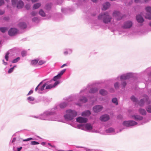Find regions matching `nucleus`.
Wrapping results in <instances>:
<instances>
[{
    "label": "nucleus",
    "instance_id": "56",
    "mask_svg": "<svg viewBox=\"0 0 151 151\" xmlns=\"http://www.w3.org/2000/svg\"><path fill=\"white\" fill-rule=\"evenodd\" d=\"M4 11H3L1 10H0V15H3L4 14Z\"/></svg>",
    "mask_w": 151,
    "mask_h": 151
},
{
    "label": "nucleus",
    "instance_id": "8",
    "mask_svg": "<svg viewBox=\"0 0 151 151\" xmlns=\"http://www.w3.org/2000/svg\"><path fill=\"white\" fill-rule=\"evenodd\" d=\"M50 82V81H48L47 82L45 83L42 86L40 87L41 85V84L42 83V82H41L37 86V87L36 88L35 91H37V92L40 93H42L41 92V91H43L45 87L47 85L49 84Z\"/></svg>",
    "mask_w": 151,
    "mask_h": 151
},
{
    "label": "nucleus",
    "instance_id": "36",
    "mask_svg": "<svg viewBox=\"0 0 151 151\" xmlns=\"http://www.w3.org/2000/svg\"><path fill=\"white\" fill-rule=\"evenodd\" d=\"M39 14L42 17H44L45 16V12L42 9H41L40 10L39 12Z\"/></svg>",
    "mask_w": 151,
    "mask_h": 151
},
{
    "label": "nucleus",
    "instance_id": "48",
    "mask_svg": "<svg viewBox=\"0 0 151 151\" xmlns=\"http://www.w3.org/2000/svg\"><path fill=\"white\" fill-rule=\"evenodd\" d=\"M35 140V139L33 138H29L23 140V141H27L30 140Z\"/></svg>",
    "mask_w": 151,
    "mask_h": 151
},
{
    "label": "nucleus",
    "instance_id": "39",
    "mask_svg": "<svg viewBox=\"0 0 151 151\" xmlns=\"http://www.w3.org/2000/svg\"><path fill=\"white\" fill-rule=\"evenodd\" d=\"M38 62V64L39 65H42V64L45 63L46 62V61L45 60H39Z\"/></svg>",
    "mask_w": 151,
    "mask_h": 151
},
{
    "label": "nucleus",
    "instance_id": "20",
    "mask_svg": "<svg viewBox=\"0 0 151 151\" xmlns=\"http://www.w3.org/2000/svg\"><path fill=\"white\" fill-rule=\"evenodd\" d=\"M73 52V50L71 48H65L63 50V54L64 55H70Z\"/></svg>",
    "mask_w": 151,
    "mask_h": 151
},
{
    "label": "nucleus",
    "instance_id": "54",
    "mask_svg": "<svg viewBox=\"0 0 151 151\" xmlns=\"http://www.w3.org/2000/svg\"><path fill=\"white\" fill-rule=\"evenodd\" d=\"M32 117H34L35 118H37V119H40V115H39V116H32Z\"/></svg>",
    "mask_w": 151,
    "mask_h": 151
},
{
    "label": "nucleus",
    "instance_id": "55",
    "mask_svg": "<svg viewBox=\"0 0 151 151\" xmlns=\"http://www.w3.org/2000/svg\"><path fill=\"white\" fill-rule=\"evenodd\" d=\"M134 2L136 3H139L141 2V0H134Z\"/></svg>",
    "mask_w": 151,
    "mask_h": 151
},
{
    "label": "nucleus",
    "instance_id": "10",
    "mask_svg": "<svg viewBox=\"0 0 151 151\" xmlns=\"http://www.w3.org/2000/svg\"><path fill=\"white\" fill-rule=\"evenodd\" d=\"M134 75V73H129L122 75L120 78L121 80L128 79L133 77Z\"/></svg>",
    "mask_w": 151,
    "mask_h": 151
},
{
    "label": "nucleus",
    "instance_id": "19",
    "mask_svg": "<svg viewBox=\"0 0 151 151\" xmlns=\"http://www.w3.org/2000/svg\"><path fill=\"white\" fill-rule=\"evenodd\" d=\"M77 122L80 123H85L88 121V119L86 118H84L82 117H79L76 119Z\"/></svg>",
    "mask_w": 151,
    "mask_h": 151
},
{
    "label": "nucleus",
    "instance_id": "33",
    "mask_svg": "<svg viewBox=\"0 0 151 151\" xmlns=\"http://www.w3.org/2000/svg\"><path fill=\"white\" fill-rule=\"evenodd\" d=\"M112 102L116 105H117L118 104L117 99L116 98H113L112 99Z\"/></svg>",
    "mask_w": 151,
    "mask_h": 151
},
{
    "label": "nucleus",
    "instance_id": "13",
    "mask_svg": "<svg viewBox=\"0 0 151 151\" xmlns=\"http://www.w3.org/2000/svg\"><path fill=\"white\" fill-rule=\"evenodd\" d=\"M148 96H145L143 99H141L140 101L138 102L139 105L141 106H143L145 102H147L148 104H150V102L148 101Z\"/></svg>",
    "mask_w": 151,
    "mask_h": 151
},
{
    "label": "nucleus",
    "instance_id": "23",
    "mask_svg": "<svg viewBox=\"0 0 151 151\" xmlns=\"http://www.w3.org/2000/svg\"><path fill=\"white\" fill-rule=\"evenodd\" d=\"M41 144L43 146H46L50 149H53V150H54L53 149H56L55 146L52 145L50 143H46L45 142H42L41 143Z\"/></svg>",
    "mask_w": 151,
    "mask_h": 151
},
{
    "label": "nucleus",
    "instance_id": "18",
    "mask_svg": "<svg viewBox=\"0 0 151 151\" xmlns=\"http://www.w3.org/2000/svg\"><path fill=\"white\" fill-rule=\"evenodd\" d=\"M132 25V22L130 21L125 22L124 24L122 27L124 28L127 29L130 28Z\"/></svg>",
    "mask_w": 151,
    "mask_h": 151
},
{
    "label": "nucleus",
    "instance_id": "43",
    "mask_svg": "<svg viewBox=\"0 0 151 151\" xmlns=\"http://www.w3.org/2000/svg\"><path fill=\"white\" fill-rule=\"evenodd\" d=\"M51 4L50 3L47 4L46 6V8L47 9H49L51 7Z\"/></svg>",
    "mask_w": 151,
    "mask_h": 151
},
{
    "label": "nucleus",
    "instance_id": "28",
    "mask_svg": "<svg viewBox=\"0 0 151 151\" xmlns=\"http://www.w3.org/2000/svg\"><path fill=\"white\" fill-rule=\"evenodd\" d=\"M18 27L21 29H24L26 28L27 25L26 23L24 22H20L18 24Z\"/></svg>",
    "mask_w": 151,
    "mask_h": 151
},
{
    "label": "nucleus",
    "instance_id": "14",
    "mask_svg": "<svg viewBox=\"0 0 151 151\" xmlns=\"http://www.w3.org/2000/svg\"><path fill=\"white\" fill-rule=\"evenodd\" d=\"M87 101V98L84 96H82L80 98L78 102L76 103V104L78 106H81V103H86Z\"/></svg>",
    "mask_w": 151,
    "mask_h": 151
},
{
    "label": "nucleus",
    "instance_id": "58",
    "mask_svg": "<svg viewBox=\"0 0 151 151\" xmlns=\"http://www.w3.org/2000/svg\"><path fill=\"white\" fill-rule=\"evenodd\" d=\"M67 66V65L66 64H63V65H62L60 67V68H63L65 66Z\"/></svg>",
    "mask_w": 151,
    "mask_h": 151
},
{
    "label": "nucleus",
    "instance_id": "38",
    "mask_svg": "<svg viewBox=\"0 0 151 151\" xmlns=\"http://www.w3.org/2000/svg\"><path fill=\"white\" fill-rule=\"evenodd\" d=\"M7 28L5 27H0V31L1 32L3 33L5 32L6 31H7Z\"/></svg>",
    "mask_w": 151,
    "mask_h": 151
},
{
    "label": "nucleus",
    "instance_id": "44",
    "mask_svg": "<svg viewBox=\"0 0 151 151\" xmlns=\"http://www.w3.org/2000/svg\"><path fill=\"white\" fill-rule=\"evenodd\" d=\"M131 99L134 102H137V99L134 96H132Z\"/></svg>",
    "mask_w": 151,
    "mask_h": 151
},
{
    "label": "nucleus",
    "instance_id": "31",
    "mask_svg": "<svg viewBox=\"0 0 151 151\" xmlns=\"http://www.w3.org/2000/svg\"><path fill=\"white\" fill-rule=\"evenodd\" d=\"M99 93L102 96H105L108 93L107 91L104 89H101L99 91Z\"/></svg>",
    "mask_w": 151,
    "mask_h": 151
},
{
    "label": "nucleus",
    "instance_id": "47",
    "mask_svg": "<svg viewBox=\"0 0 151 151\" xmlns=\"http://www.w3.org/2000/svg\"><path fill=\"white\" fill-rule=\"evenodd\" d=\"M114 87L115 89H117L119 87V83L118 82H116L114 84Z\"/></svg>",
    "mask_w": 151,
    "mask_h": 151
},
{
    "label": "nucleus",
    "instance_id": "45",
    "mask_svg": "<svg viewBox=\"0 0 151 151\" xmlns=\"http://www.w3.org/2000/svg\"><path fill=\"white\" fill-rule=\"evenodd\" d=\"M122 82L121 85L123 86V87H124L126 85V83L125 81H123V80H121Z\"/></svg>",
    "mask_w": 151,
    "mask_h": 151
},
{
    "label": "nucleus",
    "instance_id": "29",
    "mask_svg": "<svg viewBox=\"0 0 151 151\" xmlns=\"http://www.w3.org/2000/svg\"><path fill=\"white\" fill-rule=\"evenodd\" d=\"M110 4L108 2H106L103 5V10H105L108 9L110 6Z\"/></svg>",
    "mask_w": 151,
    "mask_h": 151
},
{
    "label": "nucleus",
    "instance_id": "42",
    "mask_svg": "<svg viewBox=\"0 0 151 151\" xmlns=\"http://www.w3.org/2000/svg\"><path fill=\"white\" fill-rule=\"evenodd\" d=\"M38 14V12L37 11H33L31 13V15L33 16H36Z\"/></svg>",
    "mask_w": 151,
    "mask_h": 151
},
{
    "label": "nucleus",
    "instance_id": "27",
    "mask_svg": "<svg viewBox=\"0 0 151 151\" xmlns=\"http://www.w3.org/2000/svg\"><path fill=\"white\" fill-rule=\"evenodd\" d=\"M91 114V112L89 110L83 111L81 113V115L83 116H88Z\"/></svg>",
    "mask_w": 151,
    "mask_h": 151
},
{
    "label": "nucleus",
    "instance_id": "53",
    "mask_svg": "<svg viewBox=\"0 0 151 151\" xmlns=\"http://www.w3.org/2000/svg\"><path fill=\"white\" fill-rule=\"evenodd\" d=\"M33 93V91L32 90H31L27 94V96H28L29 95H30L31 94H32Z\"/></svg>",
    "mask_w": 151,
    "mask_h": 151
},
{
    "label": "nucleus",
    "instance_id": "40",
    "mask_svg": "<svg viewBox=\"0 0 151 151\" xmlns=\"http://www.w3.org/2000/svg\"><path fill=\"white\" fill-rule=\"evenodd\" d=\"M16 65H14L13 67L9 69L8 71V73H12L13 71L14 68H16Z\"/></svg>",
    "mask_w": 151,
    "mask_h": 151
},
{
    "label": "nucleus",
    "instance_id": "17",
    "mask_svg": "<svg viewBox=\"0 0 151 151\" xmlns=\"http://www.w3.org/2000/svg\"><path fill=\"white\" fill-rule=\"evenodd\" d=\"M103 106L100 105H97L94 106L93 108V111L95 113H98L101 111L103 109Z\"/></svg>",
    "mask_w": 151,
    "mask_h": 151
},
{
    "label": "nucleus",
    "instance_id": "30",
    "mask_svg": "<svg viewBox=\"0 0 151 151\" xmlns=\"http://www.w3.org/2000/svg\"><path fill=\"white\" fill-rule=\"evenodd\" d=\"M39 60V59L38 58L32 60L31 61L30 64L32 65H35L37 63Z\"/></svg>",
    "mask_w": 151,
    "mask_h": 151
},
{
    "label": "nucleus",
    "instance_id": "64",
    "mask_svg": "<svg viewBox=\"0 0 151 151\" xmlns=\"http://www.w3.org/2000/svg\"><path fill=\"white\" fill-rule=\"evenodd\" d=\"M149 25L151 27V21L149 23Z\"/></svg>",
    "mask_w": 151,
    "mask_h": 151
},
{
    "label": "nucleus",
    "instance_id": "16",
    "mask_svg": "<svg viewBox=\"0 0 151 151\" xmlns=\"http://www.w3.org/2000/svg\"><path fill=\"white\" fill-rule=\"evenodd\" d=\"M141 15H143L142 13L141 14H138L136 16V19L137 21L139 22L140 23V26H142L143 25L142 23L144 21V19Z\"/></svg>",
    "mask_w": 151,
    "mask_h": 151
},
{
    "label": "nucleus",
    "instance_id": "21",
    "mask_svg": "<svg viewBox=\"0 0 151 151\" xmlns=\"http://www.w3.org/2000/svg\"><path fill=\"white\" fill-rule=\"evenodd\" d=\"M131 118L132 119L138 121H141L143 119V118L142 116L136 114L132 115Z\"/></svg>",
    "mask_w": 151,
    "mask_h": 151
},
{
    "label": "nucleus",
    "instance_id": "5",
    "mask_svg": "<svg viewBox=\"0 0 151 151\" xmlns=\"http://www.w3.org/2000/svg\"><path fill=\"white\" fill-rule=\"evenodd\" d=\"M98 19L102 20L105 24H108L111 21L112 17L108 13L106 12L100 14L98 16Z\"/></svg>",
    "mask_w": 151,
    "mask_h": 151
},
{
    "label": "nucleus",
    "instance_id": "34",
    "mask_svg": "<svg viewBox=\"0 0 151 151\" xmlns=\"http://www.w3.org/2000/svg\"><path fill=\"white\" fill-rule=\"evenodd\" d=\"M41 4L40 3H37L34 4L33 8L34 9H36L39 8L41 6Z\"/></svg>",
    "mask_w": 151,
    "mask_h": 151
},
{
    "label": "nucleus",
    "instance_id": "32",
    "mask_svg": "<svg viewBox=\"0 0 151 151\" xmlns=\"http://www.w3.org/2000/svg\"><path fill=\"white\" fill-rule=\"evenodd\" d=\"M139 112L141 114L143 115H145L147 114L146 110L145 109L142 108L139 109Z\"/></svg>",
    "mask_w": 151,
    "mask_h": 151
},
{
    "label": "nucleus",
    "instance_id": "24",
    "mask_svg": "<svg viewBox=\"0 0 151 151\" xmlns=\"http://www.w3.org/2000/svg\"><path fill=\"white\" fill-rule=\"evenodd\" d=\"M27 101L29 103L32 104H35L36 103L34 98L32 96H29L27 97Z\"/></svg>",
    "mask_w": 151,
    "mask_h": 151
},
{
    "label": "nucleus",
    "instance_id": "60",
    "mask_svg": "<svg viewBox=\"0 0 151 151\" xmlns=\"http://www.w3.org/2000/svg\"><path fill=\"white\" fill-rule=\"evenodd\" d=\"M22 147H18L17 148V151H20L22 149Z\"/></svg>",
    "mask_w": 151,
    "mask_h": 151
},
{
    "label": "nucleus",
    "instance_id": "4",
    "mask_svg": "<svg viewBox=\"0 0 151 151\" xmlns=\"http://www.w3.org/2000/svg\"><path fill=\"white\" fill-rule=\"evenodd\" d=\"M66 114L64 116L65 119L69 121L73 120L77 115V111L71 109H68L65 111Z\"/></svg>",
    "mask_w": 151,
    "mask_h": 151
},
{
    "label": "nucleus",
    "instance_id": "3",
    "mask_svg": "<svg viewBox=\"0 0 151 151\" xmlns=\"http://www.w3.org/2000/svg\"><path fill=\"white\" fill-rule=\"evenodd\" d=\"M93 85L94 84L88 85L86 88L80 91L79 94L77 95V96L79 97L81 96L82 94H86L88 92L93 93H96L97 92L98 89L97 88H93Z\"/></svg>",
    "mask_w": 151,
    "mask_h": 151
},
{
    "label": "nucleus",
    "instance_id": "59",
    "mask_svg": "<svg viewBox=\"0 0 151 151\" xmlns=\"http://www.w3.org/2000/svg\"><path fill=\"white\" fill-rule=\"evenodd\" d=\"M9 19V17H5L4 18V19L5 20H7Z\"/></svg>",
    "mask_w": 151,
    "mask_h": 151
},
{
    "label": "nucleus",
    "instance_id": "61",
    "mask_svg": "<svg viewBox=\"0 0 151 151\" xmlns=\"http://www.w3.org/2000/svg\"><path fill=\"white\" fill-rule=\"evenodd\" d=\"M3 64L4 65H7V63L6 62H5L4 60H3Z\"/></svg>",
    "mask_w": 151,
    "mask_h": 151
},
{
    "label": "nucleus",
    "instance_id": "26",
    "mask_svg": "<svg viewBox=\"0 0 151 151\" xmlns=\"http://www.w3.org/2000/svg\"><path fill=\"white\" fill-rule=\"evenodd\" d=\"M106 132L107 133L114 134L117 132H116L114 129L112 127L109 128L106 130Z\"/></svg>",
    "mask_w": 151,
    "mask_h": 151
},
{
    "label": "nucleus",
    "instance_id": "41",
    "mask_svg": "<svg viewBox=\"0 0 151 151\" xmlns=\"http://www.w3.org/2000/svg\"><path fill=\"white\" fill-rule=\"evenodd\" d=\"M20 59V58L19 57L14 59L12 61V63H15L18 62Z\"/></svg>",
    "mask_w": 151,
    "mask_h": 151
},
{
    "label": "nucleus",
    "instance_id": "35",
    "mask_svg": "<svg viewBox=\"0 0 151 151\" xmlns=\"http://www.w3.org/2000/svg\"><path fill=\"white\" fill-rule=\"evenodd\" d=\"M147 111L149 113H151V105H149L146 107Z\"/></svg>",
    "mask_w": 151,
    "mask_h": 151
},
{
    "label": "nucleus",
    "instance_id": "37",
    "mask_svg": "<svg viewBox=\"0 0 151 151\" xmlns=\"http://www.w3.org/2000/svg\"><path fill=\"white\" fill-rule=\"evenodd\" d=\"M32 22L36 23L38 22L39 21V19L37 17H34L32 19Z\"/></svg>",
    "mask_w": 151,
    "mask_h": 151
},
{
    "label": "nucleus",
    "instance_id": "1",
    "mask_svg": "<svg viewBox=\"0 0 151 151\" xmlns=\"http://www.w3.org/2000/svg\"><path fill=\"white\" fill-rule=\"evenodd\" d=\"M55 114L54 109L44 112L43 114L40 115V119L43 120L57 121L58 119L54 117H51V116Z\"/></svg>",
    "mask_w": 151,
    "mask_h": 151
},
{
    "label": "nucleus",
    "instance_id": "46",
    "mask_svg": "<svg viewBox=\"0 0 151 151\" xmlns=\"http://www.w3.org/2000/svg\"><path fill=\"white\" fill-rule=\"evenodd\" d=\"M39 143L38 142L35 141H32L31 142L30 144L31 145H38Z\"/></svg>",
    "mask_w": 151,
    "mask_h": 151
},
{
    "label": "nucleus",
    "instance_id": "49",
    "mask_svg": "<svg viewBox=\"0 0 151 151\" xmlns=\"http://www.w3.org/2000/svg\"><path fill=\"white\" fill-rule=\"evenodd\" d=\"M27 52L25 51H23L22 52L21 55L22 57H24L26 55Z\"/></svg>",
    "mask_w": 151,
    "mask_h": 151
},
{
    "label": "nucleus",
    "instance_id": "63",
    "mask_svg": "<svg viewBox=\"0 0 151 151\" xmlns=\"http://www.w3.org/2000/svg\"><path fill=\"white\" fill-rule=\"evenodd\" d=\"M149 78L151 77V72L148 75Z\"/></svg>",
    "mask_w": 151,
    "mask_h": 151
},
{
    "label": "nucleus",
    "instance_id": "50",
    "mask_svg": "<svg viewBox=\"0 0 151 151\" xmlns=\"http://www.w3.org/2000/svg\"><path fill=\"white\" fill-rule=\"evenodd\" d=\"M4 0H0V6L4 5Z\"/></svg>",
    "mask_w": 151,
    "mask_h": 151
},
{
    "label": "nucleus",
    "instance_id": "57",
    "mask_svg": "<svg viewBox=\"0 0 151 151\" xmlns=\"http://www.w3.org/2000/svg\"><path fill=\"white\" fill-rule=\"evenodd\" d=\"M16 140V138H14L12 139V140L11 141L12 143H13Z\"/></svg>",
    "mask_w": 151,
    "mask_h": 151
},
{
    "label": "nucleus",
    "instance_id": "62",
    "mask_svg": "<svg viewBox=\"0 0 151 151\" xmlns=\"http://www.w3.org/2000/svg\"><path fill=\"white\" fill-rule=\"evenodd\" d=\"M37 1V0H32V3H34Z\"/></svg>",
    "mask_w": 151,
    "mask_h": 151
},
{
    "label": "nucleus",
    "instance_id": "15",
    "mask_svg": "<svg viewBox=\"0 0 151 151\" xmlns=\"http://www.w3.org/2000/svg\"><path fill=\"white\" fill-rule=\"evenodd\" d=\"M113 16L116 18L117 20H120L122 18V14L119 12L115 11L113 13Z\"/></svg>",
    "mask_w": 151,
    "mask_h": 151
},
{
    "label": "nucleus",
    "instance_id": "25",
    "mask_svg": "<svg viewBox=\"0 0 151 151\" xmlns=\"http://www.w3.org/2000/svg\"><path fill=\"white\" fill-rule=\"evenodd\" d=\"M109 116L107 114H104L101 116L100 118V119L102 121L105 122L109 120Z\"/></svg>",
    "mask_w": 151,
    "mask_h": 151
},
{
    "label": "nucleus",
    "instance_id": "9",
    "mask_svg": "<svg viewBox=\"0 0 151 151\" xmlns=\"http://www.w3.org/2000/svg\"><path fill=\"white\" fill-rule=\"evenodd\" d=\"M12 2L13 6L15 7L16 6L18 9L22 8L24 5L23 2L21 0L18 1V0H12Z\"/></svg>",
    "mask_w": 151,
    "mask_h": 151
},
{
    "label": "nucleus",
    "instance_id": "51",
    "mask_svg": "<svg viewBox=\"0 0 151 151\" xmlns=\"http://www.w3.org/2000/svg\"><path fill=\"white\" fill-rule=\"evenodd\" d=\"M9 55V53L7 52L5 56V59L6 60V61H8V55Z\"/></svg>",
    "mask_w": 151,
    "mask_h": 151
},
{
    "label": "nucleus",
    "instance_id": "22",
    "mask_svg": "<svg viewBox=\"0 0 151 151\" xmlns=\"http://www.w3.org/2000/svg\"><path fill=\"white\" fill-rule=\"evenodd\" d=\"M18 30L15 28H11L8 31L9 35L11 36L15 35L17 32Z\"/></svg>",
    "mask_w": 151,
    "mask_h": 151
},
{
    "label": "nucleus",
    "instance_id": "11",
    "mask_svg": "<svg viewBox=\"0 0 151 151\" xmlns=\"http://www.w3.org/2000/svg\"><path fill=\"white\" fill-rule=\"evenodd\" d=\"M123 125L124 126L129 127L132 126L137 124V122L133 120H129L124 121L123 122Z\"/></svg>",
    "mask_w": 151,
    "mask_h": 151
},
{
    "label": "nucleus",
    "instance_id": "12",
    "mask_svg": "<svg viewBox=\"0 0 151 151\" xmlns=\"http://www.w3.org/2000/svg\"><path fill=\"white\" fill-rule=\"evenodd\" d=\"M145 9L147 12L145 16V18L151 20V7L147 6L145 7Z\"/></svg>",
    "mask_w": 151,
    "mask_h": 151
},
{
    "label": "nucleus",
    "instance_id": "6",
    "mask_svg": "<svg viewBox=\"0 0 151 151\" xmlns=\"http://www.w3.org/2000/svg\"><path fill=\"white\" fill-rule=\"evenodd\" d=\"M78 128L89 132H96L93 129L92 125L89 123L78 125Z\"/></svg>",
    "mask_w": 151,
    "mask_h": 151
},
{
    "label": "nucleus",
    "instance_id": "2",
    "mask_svg": "<svg viewBox=\"0 0 151 151\" xmlns=\"http://www.w3.org/2000/svg\"><path fill=\"white\" fill-rule=\"evenodd\" d=\"M66 69H64L61 70L60 72L58 73V74L54 76L52 80L54 81H55L53 84H52L50 85H47L46 86V89H49L51 88H52L55 87L59 83V81H57L59 79L61 78L62 76L63 75L64 73L65 72Z\"/></svg>",
    "mask_w": 151,
    "mask_h": 151
},
{
    "label": "nucleus",
    "instance_id": "7",
    "mask_svg": "<svg viewBox=\"0 0 151 151\" xmlns=\"http://www.w3.org/2000/svg\"><path fill=\"white\" fill-rule=\"evenodd\" d=\"M68 104V102L67 101L65 102H63L60 103L59 105L56 106L52 109H54L55 113L57 111H59L61 109H63L65 108Z\"/></svg>",
    "mask_w": 151,
    "mask_h": 151
},
{
    "label": "nucleus",
    "instance_id": "52",
    "mask_svg": "<svg viewBox=\"0 0 151 151\" xmlns=\"http://www.w3.org/2000/svg\"><path fill=\"white\" fill-rule=\"evenodd\" d=\"M30 6L29 4H27L25 6V8L28 10L30 8Z\"/></svg>",
    "mask_w": 151,
    "mask_h": 151
}]
</instances>
